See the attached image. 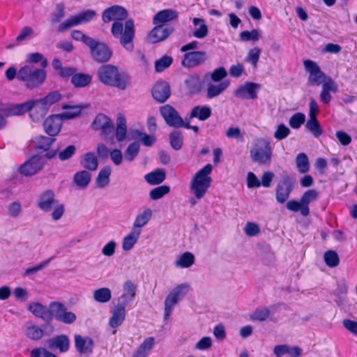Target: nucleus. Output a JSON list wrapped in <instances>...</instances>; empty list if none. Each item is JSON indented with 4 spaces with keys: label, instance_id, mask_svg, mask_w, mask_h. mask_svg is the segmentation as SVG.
<instances>
[{
    "label": "nucleus",
    "instance_id": "obj_1",
    "mask_svg": "<svg viewBox=\"0 0 357 357\" xmlns=\"http://www.w3.org/2000/svg\"><path fill=\"white\" fill-rule=\"evenodd\" d=\"M99 81L105 85L124 90L130 82L128 75L114 65H102L97 71Z\"/></svg>",
    "mask_w": 357,
    "mask_h": 357
},
{
    "label": "nucleus",
    "instance_id": "obj_2",
    "mask_svg": "<svg viewBox=\"0 0 357 357\" xmlns=\"http://www.w3.org/2000/svg\"><path fill=\"white\" fill-rule=\"evenodd\" d=\"M46 78V70L31 63H26L18 70V81L30 90L39 88Z\"/></svg>",
    "mask_w": 357,
    "mask_h": 357
},
{
    "label": "nucleus",
    "instance_id": "obj_3",
    "mask_svg": "<svg viewBox=\"0 0 357 357\" xmlns=\"http://www.w3.org/2000/svg\"><path fill=\"white\" fill-rule=\"evenodd\" d=\"M111 33L126 50L130 52L134 50L135 28L133 20L128 19L124 24L121 22H114L112 24Z\"/></svg>",
    "mask_w": 357,
    "mask_h": 357
},
{
    "label": "nucleus",
    "instance_id": "obj_4",
    "mask_svg": "<svg viewBox=\"0 0 357 357\" xmlns=\"http://www.w3.org/2000/svg\"><path fill=\"white\" fill-rule=\"evenodd\" d=\"M212 170L213 166L211 164H207L193 176L190 188L197 199L202 198L211 186L212 179L210 174Z\"/></svg>",
    "mask_w": 357,
    "mask_h": 357
},
{
    "label": "nucleus",
    "instance_id": "obj_5",
    "mask_svg": "<svg viewBox=\"0 0 357 357\" xmlns=\"http://www.w3.org/2000/svg\"><path fill=\"white\" fill-rule=\"evenodd\" d=\"M38 206L45 212H48L54 209L52 213V218L54 220H59L64 213L63 204H59V200L55 199L54 192L50 190H45L40 194Z\"/></svg>",
    "mask_w": 357,
    "mask_h": 357
},
{
    "label": "nucleus",
    "instance_id": "obj_6",
    "mask_svg": "<svg viewBox=\"0 0 357 357\" xmlns=\"http://www.w3.org/2000/svg\"><path fill=\"white\" fill-rule=\"evenodd\" d=\"M250 158L252 161L260 165H270L272 158L270 142L263 138L256 139L250 149Z\"/></svg>",
    "mask_w": 357,
    "mask_h": 357
},
{
    "label": "nucleus",
    "instance_id": "obj_7",
    "mask_svg": "<svg viewBox=\"0 0 357 357\" xmlns=\"http://www.w3.org/2000/svg\"><path fill=\"white\" fill-rule=\"evenodd\" d=\"M91 126L95 130H100V135L105 140L112 141L114 126L111 119L106 115L98 114Z\"/></svg>",
    "mask_w": 357,
    "mask_h": 357
},
{
    "label": "nucleus",
    "instance_id": "obj_8",
    "mask_svg": "<svg viewBox=\"0 0 357 357\" xmlns=\"http://www.w3.org/2000/svg\"><path fill=\"white\" fill-rule=\"evenodd\" d=\"M90 53L93 59L99 63L107 62L112 56V50L105 43H101L95 39L89 45Z\"/></svg>",
    "mask_w": 357,
    "mask_h": 357
},
{
    "label": "nucleus",
    "instance_id": "obj_9",
    "mask_svg": "<svg viewBox=\"0 0 357 357\" xmlns=\"http://www.w3.org/2000/svg\"><path fill=\"white\" fill-rule=\"evenodd\" d=\"M303 66L309 73L308 82L312 86H319L322 84L327 78V76L317 65V63L312 60L307 59L303 61Z\"/></svg>",
    "mask_w": 357,
    "mask_h": 357
},
{
    "label": "nucleus",
    "instance_id": "obj_10",
    "mask_svg": "<svg viewBox=\"0 0 357 357\" xmlns=\"http://www.w3.org/2000/svg\"><path fill=\"white\" fill-rule=\"evenodd\" d=\"M295 179L289 175H284L281 181L277 185L275 197L278 202L284 204L294 190Z\"/></svg>",
    "mask_w": 357,
    "mask_h": 357
},
{
    "label": "nucleus",
    "instance_id": "obj_11",
    "mask_svg": "<svg viewBox=\"0 0 357 357\" xmlns=\"http://www.w3.org/2000/svg\"><path fill=\"white\" fill-rule=\"evenodd\" d=\"M160 113L169 126L175 128H182L183 119L172 105L167 104L160 107Z\"/></svg>",
    "mask_w": 357,
    "mask_h": 357
},
{
    "label": "nucleus",
    "instance_id": "obj_12",
    "mask_svg": "<svg viewBox=\"0 0 357 357\" xmlns=\"http://www.w3.org/2000/svg\"><path fill=\"white\" fill-rule=\"evenodd\" d=\"M187 288V284H179L176 286L166 297L165 300V319H167L169 317L174 306L178 303L180 296L185 294V292L183 291Z\"/></svg>",
    "mask_w": 357,
    "mask_h": 357
},
{
    "label": "nucleus",
    "instance_id": "obj_13",
    "mask_svg": "<svg viewBox=\"0 0 357 357\" xmlns=\"http://www.w3.org/2000/svg\"><path fill=\"white\" fill-rule=\"evenodd\" d=\"M50 307L54 312L57 321L66 324H71L75 321L77 316L72 312L67 311L66 307L60 302H52Z\"/></svg>",
    "mask_w": 357,
    "mask_h": 357
},
{
    "label": "nucleus",
    "instance_id": "obj_14",
    "mask_svg": "<svg viewBox=\"0 0 357 357\" xmlns=\"http://www.w3.org/2000/svg\"><path fill=\"white\" fill-rule=\"evenodd\" d=\"M74 342L75 350L80 356H89L93 353L95 344L91 337L75 334Z\"/></svg>",
    "mask_w": 357,
    "mask_h": 357
},
{
    "label": "nucleus",
    "instance_id": "obj_15",
    "mask_svg": "<svg viewBox=\"0 0 357 357\" xmlns=\"http://www.w3.org/2000/svg\"><path fill=\"white\" fill-rule=\"evenodd\" d=\"M206 59L207 54L204 51L185 52L181 61V65L188 68H195L204 63Z\"/></svg>",
    "mask_w": 357,
    "mask_h": 357
},
{
    "label": "nucleus",
    "instance_id": "obj_16",
    "mask_svg": "<svg viewBox=\"0 0 357 357\" xmlns=\"http://www.w3.org/2000/svg\"><path fill=\"white\" fill-rule=\"evenodd\" d=\"M128 17V11L121 6H112L104 10L102 15V21L108 23L113 20L114 22H121L126 20Z\"/></svg>",
    "mask_w": 357,
    "mask_h": 357
},
{
    "label": "nucleus",
    "instance_id": "obj_17",
    "mask_svg": "<svg viewBox=\"0 0 357 357\" xmlns=\"http://www.w3.org/2000/svg\"><path fill=\"white\" fill-rule=\"evenodd\" d=\"M147 36V39L150 43L155 44L162 42L167 39L173 32L174 28L171 26H164L162 24H155Z\"/></svg>",
    "mask_w": 357,
    "mask_h": 357
},
{
    "label": "nucleus",
    "instance_id": "obj_18",
    "mask_svg": "<svg viewBox=\"0 0 357 357\" xmlns=\"http://www.w3.org/2000/svg\"><path fill=\"white\" fill-rule=\"evenodd\" d=\"M43 162L40 157L33 155L29 160L24 162L19 169L20 174L26 176H31L42 169Z\"/></svg>",
    "mask_w": 357,
    "mask_h": 357
},
{
    "label": "nucleus",
    "instance_id": "obj_19",
    "mask_svg": "<svg viewBox=\"0 0 357 357\" xmlns=\"http://www.w3.org/2000/svg\"><path fill=\"white\" fill-rule=\"evenodd\" d=\"M36 102L33 100H30L23 103L10 105L3 109L2 112L6 116L22 115L31 112L36 106Z\"/></svg>",
    "mask_w": 357,
    "mask_h": 357
},
{
    "label": "nucleus",
    "instance_id": "obj_20",
    "mask_svg": "<svg viewBox=\"0 0 357 357\" xmlns=\"http://www.w3.org/2000/svg\"><path fill=\"white\" fill-rule=\"evenodd\" d=\"M152 96L160 103L165 102L171 95L169 84L163 80L158 81L153 86L151 91Z\"/></svg>",
    "mask_w": 357,
    "mask_h": 357
},
{
    "label": "nucleus",
    "instance_id": "obj_21",
    "mask_svg": "<svg viewBox=\"0 0 357 357\" xmlns=\"http://www.w3.org/2000/svg\"><path fill=\"white\" fill-rule=\"evenodd\" d=\"M338 91V86L331 78L328 77L321 84V90L319 94L321 102L324 105H329L332 100L331 93H336Z\"/></svg>",
    "mask_w": 357,
    "mask_h": 357
},
{
    "label": "nucleus",
    "instance_id": "obj_22",
    "mask_svg": "<svg viewBox=\"0 0 357 357\" xmlns=\"http://www.w3.org/2000/svg\"><path fill=\"white\" fill-rule=\"evenodd\" d=\"M126 315L125 304L117 303L112 311V314L109 320V325L114 328L112 334H116V328L122 325Z\"/></svg>",
    "mask_w": 357,
    "mask_h": 357
},
{
    "label": "nucleus",
    "instance_id": "obj_23",
    "mask_svg": "<svg viewBox=\"0 0 357 357\" xmlns=\"http://www.w3.org/2000/svg\"><path fill=\"white\" fill-rule=\"evenodd\" d=\"M259 88V84L248 82L236 90L235 96L244 99L254 100L257 98V90Z\"/></svg>",
    "mask_w": 357,
    "mask_h": 357
},
{
    "label": "nucleus",
    "instance_id": "obj_24",
    "mask_svg": "<svg viewBox=\"0 0 357 357\" xmlns=\"http://www.w3.org/2000/svg\"><path fill=\"white\" fill-rule=\"evenodd\" d=\"M61 98V95L58 91H54L50 92L47 94L43 98H40L38 100H33L36 102V106H38L39 105L41 106V109L43 110V113L41 116H44L49 107L60 100Z\"/></svg>",
    "mask_w": 357,
    "mask_h": 357
},
{
    "label": "nucleus",
    "instance_id": "obj_25",
    "mask_svg": "<svg viewBox=\"0 0 357 357\" xmlns=\"http://www.w3.org/2000/svg\"><path fill=\"white\" fill-rule=\"evenodd\" d=\"M47 342L50 349H57L60 353H66L70 349V339L66 335H56Z\"/></svg>",
    "mask_w": 357,
    "mask_h": 357
},
{
    "label": "nucleus",
    "instance_id": "obj_26",
    "mask_svg": "<svg viewBox=\"0 0 357 357\" xmlns=\"http://www.w3.org/2000/svg\"><path fill=\"white\" fill-rule=\"evenodd\" d=\"M137 286L131 281L127 280L123 286V294L117 303L125 304L126 307L136 295Z\"/></svg>",
    "mask_w": 357,
    "mask_h": 357
},
{
    "label": "nucleus",
    "instance_id": "obj_27",
    "mask_svg": "<svg viewBox=\"0 0 357 357\" xmlns=\"http://www.w3.org/2000/svg\"><path fill=\"white\" fill-rule=\"evenodd\" d=\"M61 121L56 115L48 116L43 123L45 132L51 137H55L60 132Z\"/></svg>",
    "mask_w": 357,
    "mask_h": 357
},
{
    "label": "nucleus",
    "instance_id": "obj_28",
    "mask_svg": "<svg viewBox=\"0 0 357 357\" xmlns=\"http://www.w3.org/2000/svg\"><path fill=\"white\" fill-rule=\"evenodd\" d=\"M178 13L172 9H165L158 11L153 18V24H162L177 20Z\"/></svg>",
    "mask_w": 357,
    "mask_h": 357
},
{
    "label": "nucleus",
    "instance_id": "obj_29",
    "mask_svg": "<svg viewBox=\"0 0 357 357\" xmlns=\"http://www.w3.org/2000/svg\"><path fill=\"white\" fill-rule=\"evenodd\" d=\"M28 309L36 317L44 321H50L52 319V312L39 303H32L29 304Z\"/></svg>",
    "mask_w": 357,
    "mask_h": 357
},
{
    "label": "nucleus",
    "instance_id": "obj_30",
    "mask_svg": "<svg viewBox=\"0 0 357 357\" xmlns=\"http://www.w3.org/2000/svg\"><path fill=\"white\" fill-rule=\"evenodd\" d=\"M55 140L54 137L39 135L34 138L33 142L35 144L36 149L40 153H43L50 150Z\"/></svg>",
    "mask_w": 357,
    "mask_h": 357
},
{
    "label": "nucleus",
    "instance_id": "obj_31",
    "mask_svg": "<svg viewBox=\"0 0 357 357\" xmlns=\"http://www.w3.org/2000/svg\"><path fill=\"white\" fill-rule=\"evenodd\" d=\"M155 338L149 337L140 344L132 357H147L154 347Z\"/></svg>",
    "mask_w": 357,
    "mask_h": 357
},
{
    "label": "nucleus",
    "instance_id": "obj_32",
    "mask_svg": "<svg viewBox=\"0 0 357 357\" xmlns=\"http://www.w3.org/2000/svg\"><path fill=\"white\" fill-rule=\"evenodd\" d=\"M144 178L150 185H159L165 180L166 172L162 169H156L155 170L146 174Z\"/></svg>",
    "mask_w": 357,
    "mask_h": 357
},
{
    "label": "nucleus",
    "instance_id": "obj_33",
    "mask_svg": "<svg viewBox=\"0 0 357 357\" xmlns=\"http://www.w3.org/2000/svg\"><path fill=\"white\" fill-rule=\"evenodd\" d=\"M318 197L317 192L314 189L307 190L303 193L301 198L303 204L302 215L307 216L310 214L309 204L315 200Z\"/></svg>",
    "mask_w": 357,
    "mask_h": 357
},
{
    "label": "nucleus",
    "instance_id": "obj_34",
    "mask_svg": "<svg viewBox=\"0 0 357 357\" xmlns=\"http://www.w3.org/2000/svg\"><path fill=\"white\" fill-rule=\"evenodd\" d=\"M152 216V211L151 208H146L144 210L142 213L138 214L136 216L133 226L132 229L142 232V227L146 225L150 220Z\"/></svg>",
    "mask_w": 357,
    "mask_h": 357
},
{
    "label": "nucleus",
    "instance_id": "obj_35",
    "mask_svg": "<svg viewBox=\"0 0 357 357\" xmlns=\"http://www.w3.org/2000/svg\"><path fill=\"white\" fill-rule=\"evenodd\" d=\"M91 80L92 76L89 74L75 73L70 82L75 88H84L87 86L91 82Z\"/></svg>",
    "mask_w": 357,
    "mask_h": 357
},
{
    "label": "nucleus",
    "instance_id": "obj_36",
    "mask_svg": "<svg viewBox=\"0 0 357 357\" xmlns=\"http://www.w3.org/2000/svg\"><path fill=\"white\" fill-rule=\"evenodd\" d=\"M211 109L207 106H195L190 113V118H197L200 121H206L211 116Z\"/></svg>",
    "mask_w": 357,
    "mask_h": 357
},
{
    "label": "nucleus",
    "instance_id": "obj_37",
    "mask_svg": "<svg viewBox=\"0 0 357 357\" xmlns=\"http://www.w3.org/2000/svg\"><path fill=\"white\" fill-rule=\"evenodd\" d=\"M91 179V174L86 170L77 172L73 176V181L75 184L79 188H86L90 183Z\"/></svg>",
    "mask_w": 357,
    "mask_h": 357
},
{
    "label": "nucleus",
    "instance_id": "obj_38",
    "mask_svg": "<svg viewBox=\"0 0 357 357\" xmlns=\"http://www.w3.org/2000/svg\"><path fill=\"white\" fill-rule=\"evenodd\" d=\"M127 126L126 119L122 114H119L116 119V138L118 142H122L126 137Z\"/></svg>",
    "mask_w": 357,
    "mask_h": 357
},
{
    "label": "nucleus",
    "instance_id": "obj_39",
    "mask_svg": "<svg viewBox=\"0 0 357 357\" xmlns=\"http://www.w3.org/2000/svg\"><path fill=\"white\" fill-rule=\"evenodd\" d=\"M140 234L139 231L132 229L131 231L123 238L122 244L123 249L126 251L131 250L137 243Z\"/></svg>",
    "mask_w": 357,
    "mask_h": 357
},
{
    "label": "nucleus",
    "instance_id": "obj_40",
    "mask_svg": "<svg viewBox=\"0 0 357 357\" xmlns=\"http://www.w3.org/2000/svg\"><path fill=\"white\" fill-rule=\"evenodd\" d=\"M81 165L89 171H94L98 165L97 157L93 153L88 152L84 155L83 160L81 161Z\"/></svg>",
    "mask_w": 357,
    "mask_h": 357
},
{
    "label": "nucleus",
    "instance_id": "obj_41",
    "mask_svg": "<svg viewBox=\"0 0 357 357\" xmlns=\"http://www.w3.org/2000/svg\"><path fill=\"white\" fill-rule=\"evenodd\" d=\"M229 86L227 82H222L218 84H209L207 88L206 97L211 99L222 93Z\"/></svg>",
    "mask_w": 357,
    "mask_h": 357
},
{
    "label": "nucleus",
    "instance_id": "obj_42",
    "mask_svg": "<svg viewBox=\"0 0 357 357\" xmlns=\"http://www.w3.org/2000/svg\"><path fill=\"white\" fill-rule=\"evenodd\" d=\"M111 168L109 166H105L101 169L96 178L97 185L99 188H104L107 185L109 182Z\"/></svg>",
    "mask_w": 357,
    "mask_h": 357
},
{
    "label": "nucleus",
    "instance_id": "obj_43",
    "mask_svg": "<svg viewBox=\"0 0 357 357\" xmlns=\"http://www.w3.org/2000/svg\"><path fill=\"white\" fill-rule=\"evenodd\" d=\"M296 165L299 173L305 174L310 169V163L307 155L304 153H300L296 158Z\"/></svg>",
    "mask_w": 357,
    "mask_h": 357
},
{
    "label": "nucleus",
    "instance_id": "obj_44",
    "mask_svg": "<svg viewBox=\"0 0 357 357\" xmlns=\"http://www.w3.org/2000/svg\"><path fill=\"white\" fill-rule=\"evenodd\" d=\"M169 142L172 148L176 151L180 150L183 144V137L181 131L174 130L169 134Z\"/></svg>",
    "mask_w": 357,
    "mask_h": 357
},
{
    "label": "nucleus",
    "instance_id": "obj_45",
    "mask_svg": "<svg viewBox=\"0 0 357 357\" xmlns=\"http://www.w3.org/2000/svg\"><path fill=\"white\" fill-rule=\"evenodd\" d=\"M194 263V255L191 252H185L176 261V266L181 268H188Z\"/></svg>",
    "mask_w": 357,
    "mask_h": 357
},
{
    "label": "nucleus",
    "instance_id": "obj_46",
    "mask_svg": "<svg viewBox=\"0 0 357 357\" xmlns=\"http://www.w3.org/2000/svg\"><path fill=\"white\" fill-rule=\"evenodd\" d=\"M305 127L316 137L321 136L323 133V130L317 118L309 119L305 124Z\"/></svg>",
    "mask_w": 357,
    "mask_h": 357
},
{
    "label": "nucleus",
    "instance_id": "obj_47",
    "mask_svg": "<svg viewBox=\"0 0 357 357\" xmlns=\"http://www.w3.org/2000/svg\"><path fill=\"white\" fill-rule=\"evenodd\" d=\"M93 297L97 302L107 303L111 299V291L107 287L100 288L94 291Z\"/></svg>",
    "mask_w": 357,
    "mask_h": 357
},
{
    "label": "nucleus",
    "instance_id": "obj_48",
    "mask_svg": "<svg viewBox=\"0 0 357 357\" xmlns=\"http://www.w3.org/2000/svg\"><path fill=\"white\" fill-rule=\"evenodd\" d=\"M324 259L326 264L331 268L336 267L339 265L340 258L335 250H328L324 253Z\"/></svg>",
    "mask_w": 357,
    "mask_h": 357
},
{
    "label": "nucleus",
    "instance_id": "obj_49",
    "mask_svg": "<svg viewBox=\"0 0 357 357\" xmlns=\"http://www.w3.org/2000/svg\"><path fill=\"white\" fill-rule=\"evenodd\" d=\"M260 54L261 49L259 47H255L250 49L245 58V61L250 63L254 68H256L259 60Z\"/></svg>",
    "mask_w": 357,
    "mask_h": 357
},
{
    "label": "nucleus",
    "instance_id": "obj_50",
    "mask_svg": "<svg viewBox=\"0 0 357 357\" xmlns=\"http://www.w3.org/2000/svg\"><path fill=\"white\" fill-rule=\"evenodd\" d=\"M79 24H81V22L77 15H73L61 23L58 26L57 31L59 33H62L67 29Z\"/></svg>",
    "mask_w": 357,
    "mask_h": 357
},
{
    "label": "nucleus",
    "instance_id": "obj_51",
    "mask_svg": "<svg viewBox=\"0 0 357 357\" xmlns=\"http://www.w3.org/2000/svg\"><path fill=\"white\" fill-rule=\"evenodd\" d=\"M271 312L267 307L257 308L250 314V318L252 321H264L270 316Z\"/></svg>",
    "mask_w": 357,
    "mask_h": 357
},
{
    "label": "nucleus",
    "instance_id": "obj_52",
    "mask_svg": "<svg viewBox=\"0 0 357 357\" xmlns=\"http://www.w3.org/2000/svg\"><path fill=\"white\" fill-rule=\"evenodd\" d=\"M170 188L168 185H160L152 189L149 192V196L152 200H158L168 194Z\"/></svg>",
    "mask_w": 357,
    "mask_h": 357
},
{
    "label": "nucleus",
    "instance_id": "obj_53",
    "mask_svg": "<svg viewBox=\"0 0 357 357\" xmlns=\"http://www.w3.org/2000/svg\"><path fill=\"white\" fill-rule=\"evenodd\" d=\"M26 336L32 340H40L44 335V331L36 325L29 326L26 330Z\"/></svg>",
    "mask_w": 357,
    "mask_h": 357
},
{
    "label": "nucleus",
    "instance_id": "obj_54",
    "mask_svg": "<svg viewBox=\"0 0 357 357\" xmlns=\"http://www.w3.org/2000/svg\"><path fill=\"white\" fill-rule=\"evenodd\" d=\"M305 116L303 113L294 114L289 120V125L293 129H298L305 123Z\"/></svg>",
    "mask_w": 357,
    "mask_h": 357
},
{
    "label": "nucleus",
    "instance_id": "obj_55",
    "mask_svg": "<svg viewBox=\"0 0 357 357\" xmlns=\"http://www.w3.org/2000/svg\"><path fill=\"white\" fill-rule=\"evenodd\" d=\"M185 83L191 93L197 92L200 86V77L197 75H190L185 79Z\"/></svg>",
    "mask_w": 357,
    "mask_h": 357
},
{
    "label": "nucleus",
    "instance_id": "obj_56",
    "mask_svg": "<svg viewBox=\"0 0 357 357\" xmlns=\"http://www.w3.org/2000/svg\"><path fill=\"white\" fill-rule=\"evenodd\" d=\"M63 109H70V111L63 113L62 115L68 119L77 116L82 112V107L80 106L70 105L69 104H63L61 106Z\"/></svg>",
    "mask_w": 357,
    "mask_h": 357
},
{
    "label": "nucleus",
    "instance_id": "obj_57",
    "mask_svg": "<svg viewBox=\"0 0 357 357\" xmlns=\"http://www.w3.org/2000/svg\"><path fill=\"white\" fill-rule=\"evenodd\" d=\"M173 62V59L170 56L165 55L155 63V70L156 72H162L169 67Z\"/></svg>",
    "mask_w": 357,
    "mask_h": 357
},
{
    "label": "nucleus",
    "instance_id": "obj_58",
    "mask_svg": "<svg viewBox=\"0 0 357 357\" xmlns=\"http://www.w3.org/2000/svg\"><path fill=\"white\" fill-rule=\"evenodd\" d=\"M239 38L241 41H257L259 39V33L257 29H253L250 31H243L240 33Z\"/></svg>",
    "mask_w": 357,
    "mask_h": 357
},
{
    "label": "nucleus",
    "instance_id": "obj_59",
    "mask_svg": "<svg viewBox=\"0 0 357 357\" xmlns=\"http://www.w3.org/2000/svg\"><path fill=\"white\" fill-rule=\"evenodd\" d=\"M139 150V144L138 142H135L129 144L125 151L126 159L130 162L132 161L134 158L137 155Z\"/></svg>",
    "mask_w": 357,
    "mask_h": 357
},
{
    "label": "nucleus",
    "instance_id": "obj_60",
    "mask_svg": "<svg viewBox=\"0 0 357 357\" xmlns=\"http://www.w3.org/2000/svg\"><path fill=\"white\" fill-rule=\"evenodd\" d=\"M71 38L76 41H82L87 47L91 45L93 38L85 35L82 31L74 30L71 32Z\"/></svg>",
    "mask_w": 357,
    "mask_h": 357
},
{
    "label": "nucleus",
    "instance_id": "obj_61",
    "mask_svg": "<svg viewBox=\"0 0 357 357\" xmlns=\"http://www.w3.org/2000/svg\"><path fill=\"white\" fill-rule=\"evenodd\" d=\"M75 151L76 148L75 145H69L58 153V157L61 161L67 160L75 153Z\"/></svg>",
    "mask_w": 357,
    "mask_h": 357
},
{
    "label": "nucleus",
    "instance_id": "obj_62",
    "mask_svg": "<svg viewBox=\"0 0 357 357\" xmlns=\"http://www.w3.org/2000/svg\"><path fill=\"white\" fill-rule=\"evenodd\" d=\"M290 133V130L283 123L280 124L274 132V137L278 140L285 139Z\"/></svg>",
    "mask_w": 357,
    "mask_h": 357
},
{
    "label": "nucleus",
    "instance_id": "obj_63",
    "mask_svg": "<svg viewBox=\"0 0 357 357\" xmlns=\"http://www.w3.org/2000/svg\"><path fill=\"white\" fill-rule=\"evenodd\" d=\"M227 75V73L226 69L222 67H218L212 72L211 75V78L213 82H220L224 78H225Z\"/></svg>",
    "mask_w": 357,
    "mask_h": 357
},
{
    "label": "nucleus",
    "instance_id": "obj_64",
    "mask_svg": "<svg viewBox=\"0 0 357 357\" xmlns=\"http://www.w3.org/2000/svg\"><path fill=\"white\" fill-rule=\"evenodd\" d=\"M213 334L219 341H222L226 338L225 327L223 324L220 323L213 328Z\"/></svg>",
    "mask_w": 357,
    "mask_h": 357
}]
</instances>
